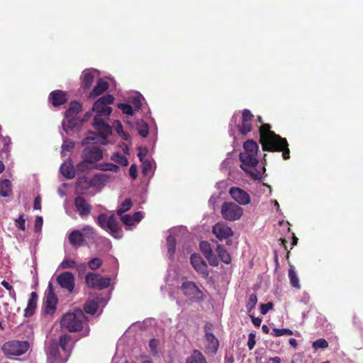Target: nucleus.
I'll list each match as a JSON object with an SVG mask.
<instances>
[{"mask_svg": "<svg viewBox=\"0 0 363 363\" xmlns=\"http://www.w3.org/2000/svg\"><path fill=\"white\" fill-rule=\"evenodd\" d=\"M77 263L74 260L70 259H65L60 265L61 269H72L75 268Z\"/></svg>", "mask_w": 363, "mask_h": 363, "instance_id": "3c124183", "label": "nucleus"}, {"mask_svg": "<svg viewBox=\"0 0 363 363\" xmlns=\"http://www.w3.org/2000/svg\"><path fill=\"white\" fill-rule=\"evenodd\" d=\"M186 363H207V361L201 352L194 350L192 354L186 358Z\"/></svg>", "mask_w": 363, "mask_h": 363, "instance_id": "7c9ffc66", "label": "nucleus"}, {"mask_svg": "<svg viewBox=\"0 0 363 363\" xmlns=\"http://www.w3.org/2000/svg\"><path fill=\"white\" fill-rule=\"evenodd\" d=\"M243 148L244 152L257 155L259 146L255 140H247L243 143Z\"/></svg>", "mask_w": 363, "mask_h": 363, "instance_id": "f704fd0d", "label": "nucleus"}, {"mask_svg": "<svg viewBox=\"0 0 363 363\" xmlns=\"http://www.w3.org/2000/svg\"><path fill=\"white\" fill-rule=\"evenodd\" d=\"M12 193L11 182L9 179H3L0 182V196L9 197Z\"/></svg>", "mask_w": 363, "mask_h": 363, "instance_id": "2f4dec72", "label": "nucleus"}, {"mask_svg": "<svg viewBox=\"0 0 363 363\" xmlns=\"http://www.w3.org/2000/svg\"><path fill=\"white\" fill-rule=\"evenodd\" d=\"M328 347V342L324 338H319L313 342V347L315 350H317L319 348L325 349V348H327Z\"/></svg>", "mask_w": 363, "mask_h": 363, "instance_id": "8fccbe9b", "label": "nucleus"}, {"mask_svg": "<svg viewBox=\"0 0 363 363\" xmlns=\"http://www.w3.org/2000/svg\"><path fill=\"white\" fill-rule=\"evenodd\" d=\"M49 101L53 106H59L67 103V94L62 90L52 91L49 95Z\"/></svg>", "mask_w": 363, "mask_h": 363, "instance_id": "412c9836", "label": "nucleus"}, {"mask_svg": "<svg viewBox=\"0 0 363 363\" xmlns=\"http://www.w3.org/2000/svg\"><path fill=\"white\" fill-rule=\"evenodd\" d=\"M141 162H142L143 173L144 174H147L152 169L151 162L149 160L146 159Z\"/></svg>", "mask_w": 363, "mask_h": 363, "instance_id": "864d4df0", "label": "nucleus"}, {"mask_svg": "<svg viewBox=\"0 0 363 363\" xmlns=\"http://www.w3.org/2000/svg\"><path fill=\"white\" fill-rule=\"evenodd\" d=\"M121 220L125 225H132L134 224L132 216H130V215L126 214L123 216L122 214L121 216Z\"/></svg>", "mask_w": 363, "mask_h": 363, "instance_id": "680f3d73", "label": "nucleus"}, {"mask_svg": "<svg viewBox=\"0 0 363 363\" xmlns=\"http://www.w3.org/2000/svg\"><path fill=\"white\" fill-rule=\"evenodd\" d=\"M82 87L84 89H87L91 87L94 80V74L89 70H84L82 72Z\"/></svg>", "mask_w": 363, "mask_h": 363, "instance_id": "c756f323", "label": "nucleus"}, {"mask_svg": "<svg viewBox=\"0 0 363 363\" xmlns=\"http://www.w3.org/2000/svg\"><path fill=\"white\" fill-rule=\"evenodd\" d=\"M256 344L255 334L250 333L248 335L247 347L250 350H252Z\"/></svg>", "mask_w": 363, "mask_h": 363, "instance_id": "13d9d810", "label": "nucleus"}, {"mask_svg": "<svg viewBox=\"0 0 363 363\" xmlns=\"http://www.w3.org/2000/svg\"><path fill=\"white\" fill-rule=\"evenodd\" d=\"M258 121L262 123L259 132V143L263 151L281 152L283 159L289 160L290 158V150L286 139L272 131L271 130L272 126L269 123H263L260 116L258 117Z\"/></svg>", "mask_w": 363, "mask_h": 363, "instance_id": "f257e3e1", "label": "nucleus"}, {"mask_svg": "<svg viewBox=\"0 0 363 363\" xmlns=\"http://www.w3.org/2000/svg\"><path fill=\"white\" fill-rule=\"evenodd\" d=\"M108 89V83L101 79H99L96 84L93 88L92 91L90 92L89 97L95 98L104 91H106Z\"/></svg>", "mask_w": 363, "mask_h": 363, "instance_id": "c85d7f7f", "label": "nucleus"}, {"mask_svg": "<svg viewBox=\"0 0 363 363\" xmlns=\"http://www.w3.org/2000/svg\"><path fill=\"white\" fill-rule=\"evenodd\" d=\"M88 321L87 317L80 308H76L72 312L65 313L60 320L62 328L69 333L79 332L84 328V324Z\"/></svg>", "mask_w": 363, "mask_h": 363, "instance_id": "7ed1b4c3", "label": "nucleus"}, {"mask_svg": "<svg viewBox=\"0 0 363 363\" xmlns=\"http://www.w3.org/2000/svg\"><path fill=\"white\" fill-rule=\"evenodd\" d=\"M216 252L220 260L225 264L231 262V256L222 245H218Z\"/></svg>", "mask_w": 363, "mask_h": 363, "instance_id": "72a5a7b5", "label": "nucleus"}, {"mask_svg": "<svg viewBox=\"0 0 363 363\" xmlns=\"http://www.w3.org/2000/svg\"><path fill=\"white\" fill-rule=\"evenodd\" d=\"M111 180V175L106 173L96 174L91 178V186L101 189Z\"/></svg>", "mask_w": 363, "mask_h": 363, "instance_id": "4be33fe9", "label": "nucleus"}, {"mask_svg": "<svg viewBox=\"0 0 363 363\" xmlns=\"http://www.w3.org/2000/svg\"><path fill=\"white\" fill-rule=\"evenodd\" d=\"M82 111V106L77 101H72L69 104L68 109L65 112V117L70 118L68 121V127L72 128L73 126L72 118H74Z\"/></svg>", "mask_w": 363, "mask_h": 363, "instance_id": "b1692460", "label": "nucleus"}, {"mask_svg": "<svg viewBox=\"0 0 363 363\" xmlns=\"http://www.w3.org/2000/svg\"><path fill=\"white\" fill-rule=\"evenodd\" d=\"M102 299L99 296H96L94 299H88L84 305V311L86 313L94 315L99 308V301Z\"/></svg>", "mask_w": 363, "mask_h": 363, "instance_id": "bb28decb", "label": "nucleus"}, {"mask_svg": "<svg viewBox=\"0 0 363 363\" xmlns=\"http://www.w3.org/2000/svg\"><path fill=\"white\" fill-rule=\"evenodd\" d=\"M72 337L64 334L59 337V342L53 341L48 347V363H66L72 353Z\"/></svg>", "mask_w": 363, "mask_h": 363, "instance_id": "f03ea898", "label": "nucleus"}, {"mask_svg": "<svg viewBox=\"0 0 363 363\" xmlns=\"http://www.w3.org/2000/svg\"><path fill=\"white\" fill-rule=\"evenodd\" d=\"M181 290L184 295L194 302L204 300V294L199 286L193 281H186L182 284Z\"/></svg>", "mask_w": 363, "mask_h": 363, "instance_id": "6e6552de", "label": "nucleus"}, {"mask_svg": "<svg viewBox=\"0 0 363 363\" xmlns=\"http://www.w3.org/2000/svg\"><path fill=\"white\" fill-rule=\"evenodd\" d=\"M103 116H96L94 118V127L98 130L103 138L106 137L111 133V128L101 118Z\"/></svg>", "mask_w": 363, "mask_h": 363, "instance_id": "aec40b11", "label": "nucleus"}, {"mask_svg": "<svg viewBox=\"0 0 363 363\" xmlns=\"http://www.w3.org/2000/svg\"><path fill=\"white\" fill-rule=\"evenodd\" d=\"M69 243L75 247H80L84 243V238L83 233L78 230L72 231L68 237Z\"/></svg>", "mask_w": 363, "mask_h": 363, "instance_id": "cd10ccee", "label": "nucleus"}, {"mask_svg": "<svg viewBox=\"0 0 363 363\" xmlns=\"http://www.w3.org/2000/svg\"><path fill=\"white\" fill-rule=\"evenodd\" d=\"M60 171L67 179H72L75 177V169L71 158L61 164Z\"/></svg>", "mask_w": 363, "mask_h": 363, "instance_id": "393cba45", "label": "nucleus"}, {"mask_svg": "<svg viewBox=\"0 0 363 363\" xmlns=\"http://www.w3.org/2000/svg\"><path fill=\"white\" fill-rule=\"evenodd\" d=\"M1 284L5 289H6L9 291V295L11 297H16V292L13 286L8 281H6V280H3Z\"/></svg>", "mask_w": 363, "mask_h": 363, "instance_id": "5fc2aeb1", "label": "nucleus"}, {"mask_svg": "<svg viewBox=\"0 0 363 363\" xmlns=\"http://www.w3.org/2000/svg\"><path fill=\"white\" fill-rule=\"evenodd\" d=\"M131 103L135 110L138 111L140 109V108L142 106V102H141V98L140 96H133L131 100Z\"/></svg>", "mask_w": 363, "mask_h": 363, "instance_id": "6e6d98bb", "label": "nucleus"}, {"mask_svg": "<svg viewBox=\"0 0 363 363\" xmlns=\"http://www.w3.org/2000/svg\"><path fill=\"white\" fill-rule=\"evenodd\" d=\"M80 232L83 233V238L86 237L89 239H94L96 235V231L91 225H84Z\"/></svg>", "mask_w": 363, "mask_h": 363, "instance_id": "a19ab883", "label": "nucleus"}, {"mask_svg": "<svg viewBox=\"0 0 363 363\" xmlns=\"http://www.w3.org/2000/svg\"><path fill=\"white\" fill-rule=\"evenodd\" d=\"M74 147V143L72 140H66L62 145V154L65 151H71Z\"/></svg>", "mask_w": 363, "mask_h": 363, "instance_id": "603ef678", "label": "nucleus"}, {"mask_svg": "<svg viewBox=\"0 0 363 363\" xmlns=\"http://www.w3.org/2000/svg\"><path fill=\"white\" fill-rule=\"evenodd\" d=\"M92 187L91 186V179H89L86 177H79L76 182V188L77 190H80L82 191H84L88 190L89 188ZM83 192H82V194Z\"/></svg>", "mask_w": 363, "mask_h": 363, "instance_id": "473e14b6", "label": "nucleus"}, {"mask_svg": "<svg viewBox=\"0 0 363 363\" xmlns=\"http://www.w3.org/2000/svg\"><path fill=\"white\" fill-rule=\"evenodd\" d=\"M43 226V217L42 216H37L35 220V232H39L41 230Z\"/></svg>", "mask_w": 363, "mask_h": 363, "instance_id": "0e129e2a", "label": "nucleus"}, {"mask_svg": "<svg viewBox=\"0 0 363 363\" xmlns=\"http://www.w3.org/2000/svg\"><path fill=\"white\" fill-rule=\"evenodd\" d=\"M254 116L250 110L244 109L242 113V123L238 125V130L241 135H247L252 131L251 121Z\"/></svg>", "mask_w": 363, "mask_h": 363, "instance_id": "2eb2a0df", "label": "nucleus"}, {"mask_svg": "<svg viewBox=\"0 0 363 363\" xmlns=\"http://www.w3.org/2000/svg\"><path fill=\"white\" fill-rule=\"evenodd\" d=\"M190 262L194 269L200 274L202 277H208L209 274L208 265L199 254H192L190 257Z\"/></svg>", "mask_w": 363, "mask_h": 363, "instance_id": "f8f14e48", "label": "nucleus"}, {"mask_svg": "<svg viewBox=\"0 0 363 363\" xmlns=\"http://www.w3.org/2000/svg\"><path fill=\"white\" fill-rule=\"evenodd\" d=\"M95 169L103 172L110 171L117 172L119 170V167L112 163H102L96 164Z\"/></svg>", "mask_w": 363, "mask_h": 363, "instance_id": "4c0bfd02", "label": "nucleus"}, {"mask_svg": "<svg viewBox=\"0 0 363 363\" xmlns=\"http://www.w3.org/2000/svg\"><path fill=\"white\" fill-rule=\"evenodd\" d=\"M111 160L123 167H126L128 165V160L127 157L119 152H116L113 154V155L111 156Z\"/></svg>", "mask_w": 363, "mask_h": 363, "instance_id": "ea45409f", "label": "nucleus"}, {"mask_svg": "<svg viewBox=\"0 0 363 363\" xmlns=\"http://www.w3.org/2000/svg\"><path fill=\"white\" fill-rule=\"evenodd\" d=\"M113 126L115 128L116 132L117 133V134H118V135H121V133L123 132H124L123 131V125H122L121 123L119 121H118V120L115 121L114 123H113Z\"/></svg>", "mask_w": 363, "mask_h": 363, "instance_id": "69168bd1", "label": "nucleus"}, {"mask_svg": "<svg viewBox=\"0 0 363 363\" xmlns=\"http://www.w3.org/2000/svg\"><path fill=\"white\" fill-rule=\"evenodd\" d=\"M82 158L94 164L103 158V152L97 146L86 147L82 152Z\"/></svg>", "mask_w": 363, "mask_h": 363, "instance_id": "9b49d317", "label": "nucleus"}, {"mask_svg": "<svg viewBox=\"0 0 363 363\" xmlns=\"http://www.w3.org/2000/svg\"><path fill=\"white\" fill-rule=\"evenodd\" d=\"M257 302V297L255 294H252L250 295L248 301L246 303V308L248 313H250L252 310L255 308V306Z\"/></svg>", "mask_w": 363, "mask_h": 363, "instance_id": "c03bdc74", "label": "nucleus"}, {"mask_svg": "<svg viewBox=\"0 0 363 363\" xmlns=\"http://www.w3.org/2000/svg\"><path fill=\"white\" fill-rule=\"evenodd\" d=\"M273 303L268 302L267 303H262L260 305V312L262 314L265 315L269 310L272 309Z\"/></svg>", "mask_w": 363, "mask_h": 363, "instance_id": "bf43d9fd", "label": "nucleus"}, {"mask_svg": "<svg viewBox=\"0 0 363 363\" xmlns=\"http://www.w3.org/2000/svg\"><path fill=\"white\" fill-rule=\"evenodd\" d=\"M57 284L63 289H65L69 294L72 293L74 289V277L72 272H65L57 277Z\"/></svg>", "mask_w": 363, "mask_h": 363, "instance_id": "4468645a", "label": "nucleus"}, {"mask_svg": "<svg viewBox=\"0 0 363 363\" xmlns=\"http://www.w3.org/2000/svg\"><path fill=\"white\" fill-rule=\"evenodd\" d=\"M37 302L38 294L36 292L33 291L30 294L27 307L24 310V315L26 317H30L35 313L37 307Z\"/></svg>", "mask_w": 363, "mask_h": 363, "instance_id": "a878e982", "label": "nucleus"}, {"mask_svg": "<svg viewBox=\"0 0 363 363\" xmlns=\"http://www.w3.org/2000/svg\"><path fill=\"white\" fill-rule=\"evenodd\" d=\"M272 335L274 337H279L282 335H292L293 331L289 328H273Z\"/></svg>", "mask_w": 363, "mask_h": 363, "instance_id": "49530a36", "label": "nucleus"}, {"mask_svg": "<svg viewBox=\"0 0 363 363\" xmlns=\"http://www.w3.org/2000/svg\"><path fill=\"white\" fill-rule=\"evenodd\" d=\"M199 248L208 263L212 266H218V260L216 256L213 254L211 245L207 241H201L199 243Z\"/></svg>", "mask_w": 363, "mask_h": 363, "instance_id": "a211bd4d", "label": "nucleus"}, {"mask_svg": "<svg viewBox=\"0 0 363 363\" xmlns=\"http://www.w3.org/2000/svg\"><path fill=\"white\" fill-rule=\"evenodd\" d=\"M212 233L220 240L228 239L233 235L230 227L223 222H218L213 226Z\"/></svg>", "mask_w": 363, "mask_h": 363, "instance_id": "ddd939ff", "label": "nucleus"}, {"mask_svg": "<svg viewBox=\"0 0 363 363\" xmlns=\"http://www.w3.org/2000/svg\"><path fill=\"white\" fill-rule=\"evenodd\" d=\"M102 260L99 257H94L88 262V267L91 270H96L101 267Z\"/></svg>", "mask_w": 363, "mask_h": 363, "instance_id": "09e8293b", "label": "nucleus"}, {"mask_svg": "<svg viewBox=\"0 0 363 363\" xmlns=\"http://www.w3.org/2000/svg\"><path fill=\"white\" fill-rule=\"evenodd\" d=\"M97 224L103 229L108 228L111 235L115 238H122V230L118 226V221L114 215L108 216L106 213H101L97 218Z\"/></svg>", "mask_w": 363, "mask_h": 363, "instance_id": "20e7f679", "label": "nucleus"}, {"mask_svg": "<svg viewBox=\"0 0 363 363\" xmlns=\"http://www.w3.org/2000/svg\"><path fill=\"white\" fill-rule=\"evenodd\" d=\"M176 239L174 235H169L167 238V253L170 258L174 257L176 250Z\"/></svg>", "mask_w": 363, "mask_h": 363, "instance_id": "c9c22d12", "label": "nucleus"}, {"mask_svg": "<svg viewBox=\"0 0 363 363\" xmlns=\"http://www.w3.org/2000/svg\"><path fill=\"white\" fill-rule=\"evenodd\" d=\"M117 107L122 111L123 113L128 115V116H133L134 114V111L133 109V107L129 105L128 104L125 103H119L117 105Z\"/></svg>", "mask_w": 363, "mask_h": 363, "instance_id": "de8ad7c7", "label": "nucleus"}, {"mask_svg": "<svg viewBox=\"0 0 363 363\" xmlns=\"http://www.w3.org/2000/svg\"><path fill=\"white\" fill-rule=\"evenodd\" d=\"M230 196L240 205H247L250 203L249 194L239 187H231L229 191Z\"/></svg>", "mask_w": 363, "mask_h": 363, "instance_id": "f3484780", "label": "nucleus"}, {"mask_svg": "<svg viewBox=\"0 0 363 363\" xmlns=\"http://www.w3.org/2000/svg\"><path fill=\"white\" fill-rule=\"evenodd\" d=\"M239 157L242 162L240 168L243 171H247L248 167H256L259 162L257 158V155L251 153L241 152L240 153Z\"/></svg>", "mask_w": 363, "mask_h": 363, "instance_id": "6ab92c4d", "label": "nucleus"}, {"mask_svg": "<svg viewBox=\"0 0 363 363\" xmlns=\"http://www.w3.org/2000/svg\"><path fill=\"white\" fill-rule=\"evenodd\" d=\"M247 174H249V176L255 179V180H258V181H262V173L258 170H257L255 168L253 167H248L247 171H245Z\"/></svg>", "mask_w": 363, "mask_h": 363, "instance_id": "37998d69", "label": "nucleus"}, {"mask_svg": "<svg viewBox=\"0 0 363 363\" xmlns=\"http://www.w3.org/2000/svg\"><path fill=\"white\" fill-rule=\"evenodd\" d=\"M136 128L138 130V134L143 138H146L148 135L149 126L145 121L143 120L137 121Z\"/></svg>", "mask_w": 363, "mask_h": 363, "instance_id": "e433bc0d", "label": "nucleus"}, {"mask_svg": "<svg viewBox=\"0 0 363 363\" xmlns=\"http://www.w3.org/2000/svg\"><path fill=\"white\" fill-rule=\"evenodd\" d=\"M289 278L293 287L300 289L301 286L299 284V279L292 266L289 269Z\"/></svg>", "mask_w": 363, "mask_h": 363, "instance_id": "58836bf2", "label": "nucleus"}, {"mask_svg": "<svg viewBox=\"0 0 363 363\" xmlns=\"http://www.w3.org/2000/svg\"><path fill=\"white\" fill-rule=\"evenodd\" d=\"M75 269L78 273V276L80 277L84 274L86 270V265L84 263H81L79 264H77Z\"/></svg>", "mask_w": 363, "mask_h": 363, "instance_id": "052dcab7", "label": "nucleus"}, {"mask_svg": "<svg viewBox=\"0 0 363 363\" xmlns=\"http://www.w3.org/2000/svg\"><path fill=\"white\" fill-rule=\"evenodd\" d=\"M157 345H158V340L152 338L150 340L149 342V347L152 352V354H156L157 353Z\"/></svg>", "mask_w": 363, "mask_h": 363, "instance_id": "4d7b16f0", "label": "nucleus"}, {"mask_svg": "<svg viewBox=\"0 0 363 363\" xmlns=\"http://www.w3.org/2000/svg\"><path fill=\"white\" fill-rule=\"evenodd\" d=\"M206 339V352L208 354H216L218 347L219 341L213 333H207L205 335Z\"/></svg>", "mask_w": 363, "mask_h": 363, "instance_id": "5701e85b", "label": "nucleus"}, {"mask_svg": "<svg viewBox=\"0 0 363 363\" xmlns=\"http://www.w3.org/2000/svg\"><path fill=\"white\" fill-rule=\"evenodd\" d=\"M33 208L35 210L41 209V197L39 195L34 199Z\"/></svg>", "mask_w": 363, "mask_h": 363, "instance_id": "774afa93", "label": "nucleus"}, {"mask_svg": "<svg viewBox=\"0 0 363 363\" xmlns=\"http://www.w3.org/2000/svg\"><path fill=\"white\" fill-rule=\"evenodd\" d=\"M57 301V296L52 289V284L50 283L48 291L45 294L43 301L44 313L48 315L54 314L56 311Z\"/></svg>", "mask_w": 363, "mask_h": 363, "instance_id": "9d476101", "label": "nucleus"}, {"mask_svg": "<svg viewBox=\"0 0 363 363\" xmlns=\"http://www.w3.org/2000/svg\"><path fill=\"white\" fill-rule=\"evenodd\" d=\"M130 176L133 179H136L138 176L137 166L135 164H132L129 169Z\"/></svg>", "mask_w": 363, "mask_h": 363, "instance_id": "338daca9", "label": "nucleus"}, {"mask_svg": "<svg viewBox=\"0 0 363 363\" xmlns=\"http://www.w3.org/2000/svg\"><path fill=\"white\" fill-rule=\"evenodd\" d=\"M29 348V345L26 341L12 340L5 342L1 350L4 354L7 357L21 356L25 354Z\"/></svg>", "mask_w": 363, "mask_h": 363, "instance_id": "39448f33", "label": "nucleus"}, {"mask_svg": "<svg viewBox=\"0 0 363 363\" xmlns=\"http://www.w3.org/2000/svg\"><path fill=\"white\" fill-rule=\"evenodd\" d=\"M74 204L81 217H87L91 213L92 206L84 197L76 196Z\"/></svg>", "mask_w": 363, "mask_h": 363, "instance_id": "dca6fc26", "label": "nucleus"}, {"mask_svg": "<svg viewBox=\"0 0 363 363\" xmlns=\"http://www.w3.org/2000/svg\"><path fill=\"white\" fill-rule=\"evenodd\" d=\"M25 223H26V220L23 218V215L20 216V217L16 220V223L17 227L22 230H25V229H26Z\"/></svg>", "mask_w": 363, "mask_h": 363, "instance_id": "e2e57ef3", "label": "nucleus"}, {"mask_svg": "<svg viewBox=\"0 0 363 363\" xmlns=\"http://www.w3.org/2000/svg\"><path fill=\"white\" fill-rule=\"evenodd\" d=\"M114 97L111 94H106L100 97L93 105L92 110L97 113L96 116H108L112 108L108 105L113 103Z\"/></svg>", "mask_w": 363, "mask_h": 363, "instance_id": "1a4fd4ad", "label": "nucleus"}, {"mask_svg": "<svg viewBox=\"0 0 363 363\" xmlns=\"http://www.w3.org/2000/svg\"><path fill=\"white\" fill-rule=\"evenodd\" d=\"M132 206V201L130 199H125L121 203L120 208L117 210V214L121 216L125 212L130 209Z\"/></svg>", "mask_w": 363, "mask_h": 363, "instance_id": "79ce46f5", "label": "nucleus"}, {"mask_svg": "<svg viewBox=\"0 0 363 363\" xmlns=\"http://www.w3.org/2000/svg\"><path fill=\"white\" fill-rule=\"evenodd\" d=\"M220 213L224 220L235 221L242 217L243 209L235 203L225 201L221 206Z\"/></svg>", "mask_w": 363, "mask_h": 363, "instance_id": "423d86ee", "label": "nucleus"}, {"mask_svg": "<svg viewBox=\"0 0 363 363\" xmlns=\"http://www.w3.org/2000/svg\"><path fill=\"white\" fill-rule=\"evenodd\" d=\"M91 163L89 161H86V159H83L82 162L78 163L76 166V169L77 172H86L89 171L91 167H90V164Z\"/></svg>", "mask_w": 363, "mask_h": 363, "instance_id": "a18cd8bd", "label": "nucleus"}, {"mask_svg": "<svg viewBox=\"0 0 363 363\" xmlns=\"http://www.w3.org/2000/svg\"><path fill=\"white\" fill-rule=\"evenodd\" d=\"M85 283L89 288L102 290L108 288L111 284L109 277H101L99 274L89 272L86 274Z\"/></svg>", "mask_w": 363, "mask_h": 363, "instance_id": "0eeeda50", "label": "nucleus"}]
</instances>
